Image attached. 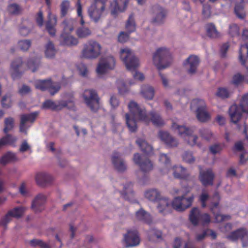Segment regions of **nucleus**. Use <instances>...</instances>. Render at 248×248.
Wrapping results in <instances>:
<instances>
[{
    "instance_id": "1a4fd4ad",
    "label": "nucleus",
    "mask_w": 248,
    "mask_h": 248,
    "mask_svg": "<svg viewBox=\"0 0 248 248\" xmlns=\"http://www.w3.org/2000/svg\"><path fill=\"white\" fill-rule=\"evenodd\" d=\"M191 108H196V116L198 120L202 122H205L210 119V115L207 111L205 101L202 99H195L191 103Z\"/></svg>"
},
{
    "instance_id": "f8f14e48",
    "label": "nucleus",
    "mask_w": 248,
    "mask_h": 248,
    "mask_svg": "<svg viewBox=\"0 0 248 248\" xmlns=\"http://www.w3.org/2000/svg\"><path fill=\"white\" fill-rule=\"evenodd\" d=\"M189 219L194 226H197L200 223L205 225L211 221L210 215L207 213H201L199 209L197 207H194L191 210Z\"/></svg>"
},
{
    "instance_id": "b1692460",
    "label": "nucleus",
    "mask_w": 248,
    "mask_h": 248,
    "mask_svg": "<svg viewBox=\"0 0 248 248\" xmlns=\"http://www.w3.org/2000/svg\"><path fill=\"white\" fill-rule=\"evenodd\" d=\"M159 139L169 147H175L178 145V140L166 131H160L158 133Z\"/></svg>"
},
{
    "instance_id": "a19ab883",
    "label": "nucleus",
    "mask_w": 248,
    "mask_h": 248,
    "mask_svg": "<svg viewBox=\"0 0 248 248\" xmlns=\"http://www.w3.org/2000/svg\"><path fill=\"white\" fill-rule=\"evenodd\" d=\"M158 202L157 209L159 212L166 214V211L170 206L169 199L168 198H161L160 197Z\"/></svg>"
},
{
    "instance_id": "a878e982",
    "label": "nucleus",
    "mask_w": 248,
    "mask_h": 248,
    "mask_svg": "<svg viewBox=\"0 0 248 248\" xmlns=\"http://www.w3.org/2000/svg\"><path fill=\"white\" fill-rule=\"evenodd\" d=\"M112 162L115 169L119 172H123L126 169V165L123 158H121V154L114 152L111 158Z\"/></svg>"
},
{
    "instance_id": "aec40b11",
    "label": "nucleus",
    "mask_w": 248,
    "mask_h": 248,
    "mask_svg": "<svg viewBox=\"0 0 248 248\" xmlns=\"http://www.w3.org/2000/svg\"><path fill=\"white\" fill-rule=\"evenodd\" d=\"M152 9L153 13L155 14L152 21L153 23L157 24L163 23L167 15L166 10L158 5H154Z\"/></svg>"
},
{
    "instance_id": "69168bd1",
    "label": "nucleus",
    "mask_w": 248,
    "mask_h": 248,
    "mask_svg": "<svg viewBox=\"0 0 248 248\" xmlns=\"http://www.w3.org/2000/svg\"><path fill=\"white\" fill-rule=\"evenodd\" d=\"M223 145L221 144H216L210 147V152L214 155L219 153L222 149Z\"/></svg>"
},
{
    "instance_id": "9b49d317",
    "label": "nucleus",
    "mask_w": 248,
    "mask_h": 248,
    "mask_svg": "<svg viewBox=\"0 0 248 248\" xmlns=\"http://www.w3.org/2000/svg\"><path fill=\"white\" fill-rule=\"evenodd\" d=\"M172 128L178 130L179 134L184 138L188 144L190 146L196 145L198 137L197 136L193 135L194 132L193 128H189L185 126L178 125L174 122L172 123Z\"/></svg>"
},
{
    "instance_id": "0e129e2a",
    "label": "nucleus",
    "mask_w": 248,
    "mask_h": 248,
    "mask_svg": "<svg viewBox=\"0 0 248 248\" xmlns=\"http://www.w3.org/2000/svg\"><path fill=\"white\" fill-rule=\"evenodd\" d=\"M183 160L188 163H193L195 161V158L193 157L192 154L189 152H185L183 155Z\"/></svg>"
},
{
    "instance_id": "774afa93",
    "label": "nucleus",
    "mask_w": 248,
    "mask_h": 248,
    "mask_svg": "<svg viewBox=\"0 0 248 248\" xmlns=\"http://www.w3.org/2000/svg\"><path fill=\"white\" fill-rule=\"evenodd\" d=\"M202 15L204 18H207L211 16V7L209 5L203 4Z\"/></svg>"
},
{
    "instance_id": "a18cd8bd",
    "label": "nucleus",
    "mask_w": 248,
    "mask_h": 248,
    "mask_svg": "<svg viewBox=\"0 0 248 248\" xmlns=\"http://www.w3.org/2000/svg\"><path fill=\"white\" fill-rule=\"evenodd\" d=\"M206 28L207 33L208 36L211 38H217L219 36V33L213 24H207Z\"/></svg>"
},
{
    "instance_id": "ddd939ff",
    "label": "nucleus",
    "mask_w": 248,
    "mask_h": 248,
    "mask_svg": "<svg viewBox=\"0 0 248 248\" xmlns=\"http://www.w3.org/2000/svg\"><path fill=\"white\" fill-rule=\"evenodd\" d=\"M36 89L41 91L48 90L51 95L57 93L61 88L59 82H53L50 78L45 80H38L35 82Z\"/></svg>"
},
{
    "instance_id": "4be33fe9",
    "label": "nucleus",
    "mask_w": 248,
    "mask_h": 248,
    "mask_svg": "<svg viewBox=\"0 0 248 248\" xmlns=\"http://www.w3.org/2000/svg\"><path fill=\"white\" fill-rule=\"evenodd\" d=\"M38 113L34 112L30 114H22L20 116V124L19 129L21 132H25L27 133L25 124L27 122L33 123L35 120Z\"/></svg>"
},
{
    "instance_id": "9d476101",
    "label": "nucleus",
    "mask_w": 248,
    "mask_h": 248,
    "mask_svg": "<svg viewBox=\"0 0 248 248\" xmlns=\"http://www.w3.org/2000/svg\"><path fill=\"white\" fill-rule=\"evenodd\" d=\"M87 106L93 112H96L100 108V98L96 92L93 89L85 90L83 94Z\"/></svg>"
},
{
    "instance_id": "e433bc0d",
    "label": "nucleus",
    "mask_w": 248,
    "mask_h": 248,
    "mask_svg": "<svg viewBox=\"0 0 248 248\" xmlns=\"http://www.w3.org/2000/svg\"><path fill=\"white\" fill-rule=\"evenodd\" d=\"M132 183H128L124 186V190L121 192V195L125 200L131 201V199L133 197L134 193L132 190Z\"/></svg>"
},
{
    "instance_id": "2f4dec72",
    "label": "nucleus",
    "mask_w": 248,
    "mask_h": 248,
    "mask_svg": "<svg viewBox=\"0 0 248 248\" xmlns=\"http://www.w3.org/2000/svg\"><path fill=\"white\" fill-rule=\"evenodd\" d=\"M22 63L21 58L16 59L11 63V67L12 70L11 75L13 79H15L21 76L22 73L19 71V68Z\"/></svg>"
},
{
    "instance_id": "cd10ccee",
    "label": "nucleus",
    "mask_w": 248,
    "mask_h": 248,
    "mask_svg": "<svg viewBox=\"0 0 248 248\" xmlns=\"http://www.w3.org/2000/svg\"><path fill=\"white\" fill-rule=\"evenodd\" d=\"M35 180L38 185L41 186H45L52 182L53 178L48 173L39 172L37 173Z\"/></svg>"
},
{
    "instance_id": "412c9836",
    "label": "nucleus",
    "mask_w": 248,
    "mask_h": 248,
    "mask_svg": "<svg viewBox=\"0 0 248 248\" xmlns=\"http://www.w3.org/2000/svg\"><path fill=\"white\" fill-rule=\"evenodd\" d=\"M128 2L129 0H114L110 6L111 15L116 16L118 13L124 11Z\"/></svg>"
},
{
    "instance_id": "de8ad7c7",
    "label": "nucleus",
    "mask_w": 248,
    "mask_h": 248,
    "mask_svg": "<svg viewBox=\"0 0 248 248\" xmlns=\"http://www.w3.org/2000/svg\"><path fill=\"white\" fill-rule=\"evenodd\" d=\"M40 64V59L35 58L29 60L27 62V66L29 69H31L32 72L36 71Z\"/></svg>"
},
{
    "instance_id": "7ed1b4c3",
    "label": "nucleus",
    "mask_w": 248,
    "mask_h": 248,
    "mask_svg": "<svg viewBox=\"0 0 248 248\" xmlns=\"http://www.w3.org/2000/svg\"><path fill=\"white\" fill-rule=\"evenodd\" d=\"M76 23V21L72 18L65 19L62 22L63 31L61 35V44L62 45L72 46L78 43V39L70 34L74 31Z\"/></svg>"
},
{
    "instance_id": "dca6fc26",
    "label": "nucleus",
    "mask_w": 248,
    "mask_h": 248,
    "mask_svg": "<svg viewBox=\"0 0 248 248\" xmlns=\"http://www.w3.org/2000/svg\"><path fill=\"white\" fill-rule=\"evenodd\" d=\"M125 29L126 32L122 31L118 36V40L119 42H126L129 38V34L136 31V23L133 14L129 15L125 24Z\"/></svg>"
},
{
    "instance_id": "c756f323",
    "label": "nucleus",
    "mask_w": 248,
    "mask_h": 248,
    "mask_svg": "<svg viewBox=\"0 0 248 248\" xmlns=\"http://www.w3.org/2000/svg\"><path fill=\"white\" fill-rule=\"evenodd\" d=\"M199 59L198 57L194 55L190 56L184 63L185 65H188L189 66L188 69V72L192 74L195 73L198 65L199 63Z\"/></svg>"
},
{
    "instance_id": "37998d69",
    "label": "nucleus",
    "mask_w": 248,
    "mask_h": 248,
    "mask_svg": "<svg viewBox=\"0 0 248 248\" xmlns=\"http://www.w3.org/2000/svg\"><path fill=\"white\" fill-rule=\"evenodd\" d=\"M45 55L47 58H52L55 55L56 50L52 42L49 41L46 45Z\"/></svg>"
},
{
    "instance_id": "4d7b16f0",
    "label": "nucleus",
    "mask_w": 248,
    "mask_h": 248,
    "mask_svg": "<svg viewBox=\"0 0 248 248\" xmlns=\"http://www.w3.org/2000/svg\"><path fill=\"white\" fill-rule=\"evenodd\" d=\"M8 11L9 13L14 15H17L21 12V8L16 4H11L8 7Z\"/></svg>"
},
{
    "instance_id": "5701e85b",
    "label": "nucleus",
    "mask_w": 248,
    "mask_h": 248,
    "mask_svg": "<svg viewBox=\"0 0 248 248\" xmlns=\"http://www.w3.org/2000/svg\"><path fill=\"white\" fill-rule=\"evenodd\" d=\"M214 177V173L210 169L206 171H201L199 176L200 180L204 186L213 185Z\"/></svg>"
},
{
    "instance_id": "2eb2a0df",
    "label": "nucleus",
    "mask_w": 248,
    "mask_h": 248,
    "mask_svg": "<svg viewBox=\"0 0 248 248\" xmlns=\"http://www.w3.org/2000/svg\"><path fill=\"white\" fill-rule=\"evenodd\" d=\"M194 199L193 196L186 198L184 196L175 197L171 202L172 208L177 211H183L189 207Z\"/></svg>"
},
{
    "instance_id": "6e6d98bb",
    "label": "nucleus",
    "mask_w": 248,
    "mask_h": 248,
    "mask_svg": "<svg viewBox=\"0 0 248 248\" xmlns=\"http://www.w3.org/2000/svg\"><path fill=\"white\" fill-rule=\"evenodd\" d=\"M148 235L149 240H152L154 237L160 238L162 236V232L159 230L153 228L148 231Z\"/></svg>"
},
{
    "instance_id": "3c124183",
    "label": "nucleus",
    "mask_w": 248,
    "mask_h": 248,
    "mask_svg": "<svg viewBox=\"0 0 248 248\" xmlns=\"http://www.w3.org/2000/svg\"><path fill=\"white\" fill-rule=\"evenodd\" d=\"M159 161L161 164L163 165L167 169H169L170 166V159L167 154H160Z\"/></svg>"
},
{
    "instance_id": "4c0bfd02",
    "label": "nucleus",
    "mask_w": 248,
    "mask_h": 248,
    "mask_svg": "<svg viewBox=\"0 0 248 248\" xmlns=\"http://www.w3.org/2000/svg\"><path fill=\"white\" fill-rule=\"evenodd\" d=\"M173 170V175L175 178L181 179H186L187 178L188 176L185 168L182 166H174Z\"/></svg>"
},
{
    "instance_id": "4468645a",
    "label": "nucleus",
    "mask_w": 248,
    "mask_h": 248,
    "mask_svg": "<svg viewBox=\"0 0 248 248\" xmlns=\"http://www.w3.org/2000/svg\"><path fill=\"white\" fill-rule=\"evenodd\" d=\"M66 107L68 108H73L74 107L73 101L61 100L55 102L48 99L46 100L42 105V108L51 109L53 111H59Z\"/></svg>"
},
{
    "instance_id": "20e7f679",
    "label": "nucleus",
    "mask_w": 248,
    "mask_h": 248,
    "mask_svg": "<svg viewBox=\"0 0 248 248\" xmlns=\"http://www.w3.org/2000/svg\"><path fill=\"white\" fill-rule=\"evenodd\" d=\"M239 60L241 64L247 67V74L245 76L237 73L232 78V83L238 85L245 81L248 83V45L247 44L241 46L239 49Z\"/></svg>"
},
{
    "instance_id": "39448f33",
    "label": "nucleus",
    "mask_w": 248,
    "mask_h": 248,
    "mask_svg": "<svg viewBox=\"0 0 248 248\" xmlns=\"http://www.w3.org/2000/svg\"><path fill=\"white\" fill-rule=\"evenodd\" d=\"M243 112L248 113V93L242 96L239 106L233 104L230 107L229 113L231 121L236 124Z\"/></svg>"
},
{
    "instance_id": "a211bd4d",
    "label": "nucleus",
    "mask_w": 248,
    "mask_h": 248,
    "mask_svg": "<svg viewBox=\"0 0 248 248\" xmlns=\"http://www.w3.org/2000/svg\"><path fill=\"white\" fill-rule=\"evenodd\" d=\"M133 161L144 172H149L153 169V164L151 161L144 155H141L139 153L134 155Z\"/></svg>"
},
{
    "instance_id": "f03ea898",
    "label": "nucleus",
    "mask_w": 248,
    "mask_h": 248,
    "mask_svg": "<svg viewBox=\"0 0 248 248\" xmlns=\"http://www.w3.org/2000/svg\"><path fill=\"white\" fill-rule=\"evenodd\" d=\"M120 58L125 64L127 69L129 71H135L139 65V60L135 56L131 50L128 48L121 50ZM133 76L135 79L140 81H142L144 79L143 74L137 71H134Z\"/></svg>"
},
{
    "instance_id": "6e6552de",
    "label": "nucleus",
    "mask_w": 248,
    "mask_h": 248,
    "mask_svg": "<svg viewBox=\"0 0 248 248\" xmlns=\"http://www.w3.org/2000/svg\"><path fill=\"white\" fill-rule=\"evenodd\" d=\"M93 2L89 7L88 15L93 22H98L102 17L106 8L108 0H93Z\"/></svg>"
},
{
    "instance_id": "bb28decb",
    "label": "nucleus",
    "mask_w": 248,
    "mask_h": 248,
    "mask_svg": "<svg viewBox=\"0 0 248 248\" xmlns=\"http://www.w3.org/2000/svg\"><path fill=\"white\" fill-rule=\"evenodd\" d=\"M219 202H215L211 203L210 206L211 211L213 213L215 216V218L217 222H221L225 220H228L231 218L229 215H224L219 213Z\"/></svg>"
},
{
    "instance_id": "7c9ffc66",
    "label": "nucleus",
    "mask_w": 248,
    "mask_h": 248,
    "mask_svg": "<svg viewBox=\"0 0 248 248\" xmlns=\"http://www.w3.org/2000/svg\"><path fill=\"white\" fill-rule=\"evenodd\" d=\"M57 24V17L52 16L51 13H49L48 20L46 23V29L51 36H54L56 33L55 26Z\"/></svg>"
},
{
    "instance_id": "49530a36",
    "label": "nucleus",
    "mask_w": 248,
    "mask_h": 248,
    "mask_svg": "<svg viewBox=\"0 0 248 248\" xmlns=\"http://www.w3.org/2000/svg\"><path fill=\"white\" fill-rule=\"evenodd\" d=\"M25 210L26 208L25 207L20 206L15 207L9 211L11 212V216L14 217L18 218L23 216Z\"/></svg>"
},
{
    "instance_id": "8fccbe9b",
    "label": "nucleus",
    "mask_w": 248,
    "mask_h": 248,
    "mask_svg": "<svg viewBox=\"0 0 248 248\" xmlns=\"http://www.w3.org/2000/svg\"><path fill=\"white\" fill-rule=\"evenodd\" d=\"M70 2L68 0H63L61 4V16L63 17L67 14L70 8Z\"/></svg>"
},
{
    "instance_id": "79ce46f5",
    "label": "nucleus",
    "mask_w": 248,
    "mask_h": 248,
    "mask_svg": "<svg viewBox=\"0 0 248 248\" xmlns=\"http://www.w3.org/2000/svg\"><path fill=\"white\" fill-rule=\"evenodd\" d=\"M141 93L144 98L151 100L154 96V90L151 86L144 85L141 87Z\"/></svg>"
},
{
    "instance_id": "864d4df0",
    "label": "nucleus",
    "mask_w": 248,
    "mask_h": 248,
    "mask_svg": "<svg viewBox=\"0 0 248 248\" xmlns=\"http://www.w3.org/2000/svg\"><path fill=\"white\" fill-rule=\"evenodd\" d=\"M30 244L32 247L39 246L41 248H50L49 245L41 240L32 239L30 241Z\"/></svg>"
},
{
    "instance_id": "c9c22d12",
    "label": "nucleus",
    "mask_w": 248,
    "mask_h": 248,
    "mask_svg": "<svg viewBox=\"0 0 248 248\" xmlns=\"http://www.w3.org/2000/svg\"><path fill=\"white\" fill-rule=\"evenodd\" d=\"M17 140L16 137L10 134H7L5 136L0 139V149L6 145H10L14 147L16 146L15 143Z\"/></svg>"
},
{
    "instance_id": "f257e3e1",
    "label": "nucleus",
    "mask_w": 248,
    "mask_h": 248,
    "mask_svg": "<svg viewBox=\"0 0 248 248\" xmlns=\"http://www.w3.org/2000/svg\"><path fill=\"white\" fill-rule=\"evenodd\" d=\"M130 114L126 113L125 121L127 126L131 132L137 129L135 118L146 123L152 122L154 125L160 126L164 124V121L160 115L154 111L147 113L144 108H141L136 102L131 101L128 105Z\"/></svg>"
},
{
    "instance_id": "58836bf2",
    "label": "nucleus",
    "mask_w": 248,
    "mask_h": 248,
    "mask_svg": "<svg viewBox=\"0 0 248 248\" xmlns=\"http://www.w3.org/2000/svg\"><path fill=\"white\" fill-rule=\"evenodd\" d=\"M16 160H17V158L16 155L12 152H8L2 156L0 159V164L5 165Z\"/></svg>"
},
{
    "instance_id": "338daca9",
    "label": "nucleus",
    "mask_w": 248,
    "mask_h": 248,
    "mask_svg": "<svg viewBox=\"0 0 248 248\" xmlns=\"http://www.w3.org/2000/svg\"><path fill=\"white\" fill-rule=\"evenodd\" d=\"M209 198V194L207 193L202 192L199 197V200L201 202L202 208L206 207V201Z\"/></svg>"
},
{
    "instance_id": "ea45409f",
    "label": "nucleus",
    "mask_w": 248,
    "mask_h": 248,
    "mask_svg": "<svg viewBox=\"0 0 248 248\" xmlns=\"http://www.w3.org/2000/svg\"><path fill=\"white\" fill-rule=\"evenodd\" d=\"M145 197L150 201L157 202L161 197L159 192L156 189H152L146 191Z\"/></svg>"
},
{
    "instance_id": "423d86ee",
    "label": "nucleus",
    "mask_w": 248,
    "mask_h": 248,
    "mask_svg": "<svg viewBox=\"0 0 248 248\" xmlns=\"http://www.w3.org/2000/svg\"><path fill=\"white\" fill-rule=\"evenodd\" d=\"M153 62L159 70L169 67L172 62L169 50L165 47L157 49L153 56Z\"/></svg>"
},
{
    "instance_id": "603ef678",
    "label": "nucleus",
    "mask_w": 248,
    "mask_h": 248,
    "mask_svg": "<svg viewBox=\"0 0 248 248\" xmlns=\"http://www.w3.org/2000/svg\"><path fill=\"white\" fill-rule=\"evenodd\" d=\"M81 0H78L76 3L77 7V16L78 17L80 18V23L82 25L85 24V21L83 18V16L82 15V6L81 5Z\"/></svg>"
},
{
    "instance_id": "09e8293b",
    "label": "nucleus",
    "mask_w": 248,
    "mask_h": 248,
    "mask_svg": "<svg viewBox=\"0 0 248 248\" xmlns=\"http://www.w3.org/2000/svg\"><path fill=\"white\" fill-rule=\"evenodd\" d=\"M14 126V119L12 117L6 118L4 120V128L3 131L5 133H7L11 130Z\"/></svg>"
},
{
    "instance_id": "72a5a7b5",
    "label": "nucleus",
    "mask_w": 248,
    "mask_h": 248,
    "mask_svg": "<svg viewBox=\"0 0 248 248\" xmlns=\"http://www.w3.org/2000/svg\"><path fill=\"white\" fill-rule=\"evenodd\" d=\"M247 234V232L245 229L240 228L230 233L227 238L232 241H235L239 238L243 239Z\"/></svg>"
},
{
    "instance_id": "c85d7f7f",
    "label": "nucleus",
    "mask_w": 248,
    "mask_h": 248,
    "mask_svg": "<svg viewBox=\"0 0 248 248\" xmlns=\"http://www.w3.org/2000/svg\"><path fill=\"white\" fill-rule=\"evenodd\" d=\"M135 217L137 220L149 225L152 224L153 221L151 215L142 208H140L136 212Z\"/></svg>"
},
{
    "instance_id": "393cba45",
    "label": "nucleus",
    "mask_w": 248,
    "mask_h": 248,
    "mask_svg": "<svg viewBox=\"0 0 248 248\" xmlns=\"http://www.w3.org/2000/svg\"><path fill=\"white\" fill-rule=\"evenodd\" d=\"M46 201V197L45 195L38 194L32 202L31 208L35 212H41L44 209Z\"/></svg>"
},
{
    "instance_id": "473e14b6",
    "label": "nucleus",
    "mask_w": 248,
    "mask_h": 248,
    "mask_svg": "<svg viewBox=\"0 0 248 248\" xmlns=\"http://www.w3.org/2000/svg\"><path fill=\"white\" fill-rule=\"evenodd\" d=\"M235 6L234 9V13L240 19H244L246 17V14L244 11V0H235Z\"/></svg>"
},
{
    "instance_id": "680f3d73",
    "label": "nucleus",
    "mask_w": 248,
    "mask_h": 248,
    "mask_svg": "<svg viewBox=\"0 0 248 248\" xmlns=\"http://www.w3.org/2000/svg\"><path fill=\"white\" fill-rule=\"evenodd\" d=\"M31 42L29 40H21L18 42V46L23 51H27L30 47Z\"/></svg>"
},
{
    "instance_id": "0eeeda50",
    "label": "nucleus",
    "mask_w": 248,
    "mask_h": 248,
    "mask_svg": "<svg viewBox=\"0 0 248 248\" xmlns=\"http://www.w3.org/2000/svg\"><path fill=\"white\" fill-rule=\"evenodd\" d=\"M101 46L97 42L89 40L84 44L81 54L83 58L88 59H94L101 54Z\"/></svg>"
},
{
    "instance_id": "bf43d9fd",
    "label": "nucleus",
    "mask_w": 248,
    "mask_h": 248,
    "mask_svg": "<svg viewBox=\"0 0 248 248\" xmlns=\"http://www.w3.org/2000/svg\"><path fill=\"white\" fill-rule=\"evenodd\" d=\"M200 133L202 138L207 140H210L213 136L211 131L209 129L205 128H202L200 129Z\"/></svg>"
},
{
    "instance_id": "f3484780",
    "label": "nucleus",
    "mask_w": 248,
    "mask_h": 248,
    "mask_svg": "<svg viewBox=\"0 0 248 248\" xmlns=\"http://www.w3.org/2000/svg\"><path fill=\"white\" fill-rule=\"evenodd\" d=\"M116 61L111 56L101 59L96 68L98 75L106 73L108 70L113 69L115 66Z\"/></svg>"
},
{
    "instance_id": "13d9d810",
    "label": "nucleus",
    "mask_w": 248,
    "mask_h": 248,
    "mask_svg": "<svg viewBox=\"0 0 248 248\" xmlns=\"http://www.w3.org/2000/svg\"><path fill=\"white\" fill-rule=\"evenodd\" d=\"M216 95L222 98H227L229 97L230 93L226 88H219Z\"/></svg>"
},
{
    "instance_id": "c03bdc74",
    "label": "nucleus",
    "mask_w": 248,
    "mask_h": 248,
    "mask_svg": "<svg viewBox=\"0 0 248 248\" xmlns=\"http://www.w3.org/2000/svg\"><path fill=\"white\" fill-rule=\"evenodd\" d=\"M84 24L82 25L83 26ZM82 26V25L81 24ZM92 33L91 30L86 27L82 26L78 28L76 31L77 36L80 38H86L90 36Z\"/></svg>"
},
{
    "instance_id": "f704fd0d",
    "label": "nucleus",
    "mask_w": 248,
    "mask_h": 248,
    "mask_svg": "<svg viewBox=\"0 0 248 248\" xmlns=\"http://www.w3.org/2000/svg\"><path fill=\"white\" fill-rule=\"evenodd\" d=\"M136 143L145 154L147 155H151L153 151V148L146 140L141 139H138L136 140Z\"/></svg>"
},
{
    "instance_id": "5fc2aeb1",
    "label": "nucleus",
    "mask_w": 248,
    "mask_h": 248,
    "mask_svg": "<svg viewBox=\"0 0 248 248\" xmlns=\"http://www.w3.org/2000/svg\"><path fill=\"white\" fill-rule=\"evenodd\" d=\"M11 97V95L10 93H7L2 97L1 102L3 108H8L11 107L12 101Z\"/></svg>"
},
{
    "instance_id": "e2e57ef3",
    "label": "nucleus",
    "mask_w": 248,
    "mask_h": 248,
    "mask_svg": "<svg viewBox=\"0 0 248 248\" xmlns=\"http://www.w3.org/2000/svg\"><path fill=\"white\" fill-rule=\"evenodd\" d=\"M117 83L120 93L124 94L128 92V89L123 80H118Z\"/></svg>"
},
{
    "instance_id": "052dcab7",
    "label": "nucleus",
    "mask_w": 248,
    "mask_h": 248,
    "mask_svg": "<svg viewBox=\"0 0 248 248\" xmlns=\"http://www.w3.org/2000/svg\"><path fill=\"white\" fill-rule=\"evenodd\" d=\"M229 33L232 37L239 35V28L238 25L235 24L231 25L229 27Z\"/></svg>"
},
{
    "instance_id": "6ab92c4d",
    "label": "nucleus",
    "mask_w": 248,
    "mask_h": 248,
    "mask_svg": "<svg viewBox=\"0 0 248 248\" xmlns=\"http://www.w3.org/2000/svg\"><path fill=\"white\" fill-rule=\"evenodd\" d=\"M126 247H135L139 245L140 239L136 230H130L124 235Z\"/></svg>"
}]
</instances>
